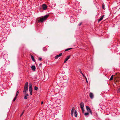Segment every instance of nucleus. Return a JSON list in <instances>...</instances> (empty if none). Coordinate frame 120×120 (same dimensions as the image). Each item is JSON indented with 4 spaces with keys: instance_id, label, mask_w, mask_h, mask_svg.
<instances>
[{
    "instance_id": "nucleus-19",
    "label": "nucleus",
    "mask_w": 120,
    "mask_h": 120,
    "mask_svg": "<svg viewBox=\"0 0 120 120\" xmlns=\"http://www.w3.org/2000/svg\"><path fill=\"white\" fill-rule=\"evenodd\" d=\"M31 58L32 60L34 61V62H35V60H34V58L33 56L32 55L31 56Z\"/></svg>"
},
{
    "instance_id": "nucleus-8",
    "label": "nucleus",
    "mask_w": 120,
    "mask_h": 120,
    "mask_svg": "<svg viewBox=\"0 0 120 120\" xmlns=\"http://www.w3.org/2000/svg\"><path fill=\"white\" fill-rule=\"evenodd\" d=\"M28 82H26L25 84L24 88L28 89Z\"/></svg>"
},
{
    "instance_id": "nucleus-23",
    "label": "nucleus",
    "mask_w": 120,
    "mask_h": 120,
    "mask_svg": "<svg viewBox=\"0 0 120 120\" xmlns=\"http://www.w3.org/2000/svg\"><path fill=\"white\" fill-rule=\"evenodd\" d=\"M102 8L103 9H105V6L104 5V4H103L102 5Z\"/></svg>"
},
{
    "instance_id": "nucleus-10",
    "label": "nucleus",
    "mask_w": 120,
    "mask_h": 120,
    "mask_svg": "<svg viewBox=\"0 0 120 120\" xmlns=\"http://www.w3.org/2000/svg\"><path fill=\"white\" fill-rule=\"evenodd\" d=\"M104 15H103L98 20V22L102 20L104 17Z\"/></svg>"
},
{
    "instance_id": "nucleus-32",
    "label": "nucleus",
    "mask_w": 120,
    "mask_h": 120,
    "mask_svg": "<svg viewBox=\"0 0 120 120\" xmlns=\"http://www.w3.org/2000/svg\"><path fill=\"white\" fill-rule=\"evenodd\" d=\"M43 103V102H41V104H42Z\"/></svg>"
},
{
    "instance_id": "nucleus-28",
    "label": "nucleus",
    "mask_w": 120,
    "mask_h": 120,
    "mask_svg": "<svg viewBox=\"0 0 120 120\" xmlns=\"http://www.w3.org/2000/svg\"><path fill=\"white\" fill-rule=\"evenodd\" d=\"M24 112V111H23L22 113L20 115V116L21 117L23 115Z\"/></svg>"
},
{
    "instance_id": "nucleus-29",
    "label": "nucleus",
    "mask_w": 120,
    "mask_h": 120,
    "mask_svg": "<svg viewBox=\"0 0 120 120\" xmlns=\"http://www.w3.org/2000/svg\"><path fill=\"white\" fill-rule=\"evenodd\" d=\"M30 95H31L32 94V91H30Z\"/></svg>"
},
{
    "instance_id": "nucleus-6",
    "label": "nucleus",
    "mask_w": 120,
    "mask_h": 120,
    "mask_svg": "<svg viewBox=\"0 0 120 120\" xmlns=\"http://www.w3.org/2000/svg\"><path fill=\"white\" fill-rule=\"evenodd\" d=\"M62 53H60L59 54L57 55L55 57V58L56 59H57L59 57L61 56L62 55Z\"/></svg>"
},
{
    "instance_id": "nucleus-22",
    "label": "nucleus",
    "mask_w": 120,
    "mask_h": 120,
    "mask_svg": "<svg viewBox=\"0 0 120 120\" xmlns=\"http://www.w3.org/2000/svg\"><path fill=\"white\" fill-rule=\"evenodd\" d=\"M89 114V113L88 112H86L84 114V115L85 116H87Z\"/></svg>"
},
{
    "instance_id": "nucleus-2",
    "label": "nucleus",
    "mask_w": 120,
    "mask_h": 120,
    "mask_svg": "<svg viewBox=\"0 0 120 120\" xmlns=\"http://www.w3.org/2000/svg\"><path fill=\"white\" fill-rule=\"evenodd\" d=\"M80 106L82 112H84V105L83 102H81L80 104Z\"/></svg>"
},
{
    "instance_id": "nucleus-24",
    "label": "nucleus",
    "mask_w": 120,
    "mask_h": 120,
    "mask_svg": "<svg viewBox=\"0 0 120 120\" xmlns=\"http://www.w3.org/2000/svg\"><path fill=\"white\" fill-rule=\"evenodd\" d=\"M17 98V97H15V98H14V99L13 100V101H14Z\"/></svg>"
},
{
    "instance_id": "nucleus-27",
    "label": "nucleus",
    "mask_w": 120,
    "mask_h": 120,
    "mask_svg": "<svg viewBox=\"0 0 120 120\" xmlns=\"http://www.w3.org/2000/svg\"><path fill=\"white\" fill-rule=\"evenodd\" d=\"M89 112H90V114H91V115L92 114V112L91 111V110L90 111H89Z\"/></svg>"
},
{
    "instance_id": "nucleus-15",
    "label": "nucleus",
    "mask_w": 120,
    "mask_h": 120,
    "mask_svg": "<svg viewBox=\"0 0 120 120\" xmlns=\"http://www.w3.org/2000/svg\"><path fill=\"white\" fill-rule=\"evenodd\" d=\"M75 116V117L77 116V111L75 110L74 112Z\"/></svg>"
},
{
    "instance_id": "nucleus-17",
    "label": "nucleus",
    "mask_w": 120,
    "mask_h": 120,
    "mask_svg": "<svg viewBox=\"0 0 120 120\" xmlns=\"http://www.w3.org/2000/svg\"><path fill=\"white\" fill-rule=\"evenodd\" d=\"M31 68L32 69L34 70V71L35 69V67L34 66H32L31 67Z\"/></svg>"
},
{
    "instance_id": "nucleus-20",
    "label": "nucleus",
    "mask_w": 120,
    "mask_h": 120,
    "mask_svg": "<svg viewBox=\"0 0 120 120\" xmlns=\"http://www.w3.org/2000/svg\"><path fill=\"white\" fill-rule=\"evenodd\" d=\"M38 89V88L37 87H36V86H35L34 88V89L36 90H37Z\"/></svg>"
},
{
    "instance_id": "nucleus-13",
    "label": "nucleus",
    "mask_w": 120,
    "mask_h": 120,
    "mask_svg": "<svg viewBox=\"0 0 120 120\" xmlns=\"http://www.w3.org/2000/svg\"><path fill=\"white\" fill-rule=\"evenodd\" d=\"M86 107L87 110L88 112H89V111L91 110L89 106H86Z\"/></svg>"
},
{
    "instance_id": "nucleus-1",
    "label": "nucleus",
    "mask_w": 120,
    "mask_h": 120,
    "mask_svg": "<svg viewBox=\"0 0 120 120\" xmlns=\"http://www.w3.org/2000/svg\"><path fill=\"white\" fill-rule=\"evenodd\" d=\"M49 16L48 15L44 16L43 17L41 18L38 21L39 22H42L44 21Z\"/></svg>"
},
{
    "instance_id": "nucleus-7",
    "label": "nucleus",
    "mask_w": 120,
    "mask_h": 120,
    "mask_svg": "<svg viewBox=\"0 0 120 120\" xmlns=\"http://www.w3.org/2000/svg\"><path fill=\"white\" fill-rule=\"evenodd\" d=\"M70 57V56H67V57L65 58V59L64 60V63H65L68 60V59Z\"/></svg>"
},
{
    "instance_id": "nucleus-9",
    "label": "nucleus",
    "mask_w": 120,
    "mask_h": 120,
    "mask_svg": "<svg viewBox=\"0 0 120 120\" xmlns=\"http://www.w3.org/2000/svg\"><path fill=\"white\" fill-rule=\"evenodd\" d=\"M28 90V89L24 88V90L23 91L24 94H27L26 93L27 92Z\"/></svg>"
},
{
    "instance_id": "nucleus-30",
    "label": "nucleus",
    "mask_w": 120,
    "mask_h": 120,
    "mask_svg": "<svg viewBox=\"0 0 120 120\" xmlns=\"http://www.w3.org/2000/svg\"><path fill=\"white\" fill-rule=\"evenodd\" d=\"M81 24H82V23H80V24H79V26H80V25H81Z\"/></svg>"
},
{
    "instance_id": "nucleus-26",
    "label": "nucleus",
    "mask_w": 120,
    "mask_h": 120,
    "mask_svg": "<svg viewBox=\"0 0 120 120\" xmlns=\"http://www.w3.org/2000/svg\"><path fill=\"white\" fill-rule=\"evenodd\" d=\"M42 60V58L41 57H39L38 60H39L41 61Z\"/></svg>"
},
{
    "instance_id": "nucleus-12",
    "label": "nucleus",
    "mask_w": 120,
    "mask_h": 120,
    "mask_svg": "<svg viewBox=\"0 0 120 120\" xmlns=\"http://www.w3.org/2000/svg\"><path fill=\"white\" fill-rule=\"evenodd\" d=\"M74 111V108H73L72 109L71 112V114L72 116H73Z\"/></svg>"
},
{
    "instance_id": "nucleus-3",
    "label": "nucleus",
    "mask_w": 120,
    "mask_h": 120,
    "mask_svg": "<svg viewBox=\"0 0 120 120\" xmlns=\"http://www.w3.org/2000/svg\"><path fill=\"white\" fill-rule=\"evenodd\" d=\"M42 7L43 8V9L44 10H45L46 9L47 6L45 4H44L42 5Z\"/></svg>"
},
{
    "instance_id": "nucleus-18",
    "label": "nucleus",
    "mask_w": 120,
    "mask_h": 120,
    "mask_svg": "<svg viewBox=\"0 0 120 120\" xmlns=\"http://www.w3.org/2000/svg\"><path fill=\"white\" fill-rule=\"evenodd\" d=\"M113 76H114L113 75H112L111 76V78H110L109 79L111 81V80H112L113 78Z\"/></svg>"
},
{
    "instance_id": "nucleus-11",
    "label": "nucleus",
    "mask_w": 120,
    "mask_h": 120,
    "mask_svg": "<svg viewBox=\"0 0 120 120\" xmlns=\"http://www.w3.org/2000/svg\"><path fill=\"white\" fill-rule=\"evenodd\" d=\"M79 71L82 74L83 76L86 78V80H87V79H86V77H85V76L83 74L82 72L81 69H79Z\"/></svg>"
},
{
    "instance_id": "nucleus-5",
    "label": "nucleus",
    "mask_w": 120,
    "mask_h": 120,
    "mask_svg": "<svg viewBox=\"0 0 120 120\" xmlns=\"http://www.w3.org/2000/svg\"><path fill=\"white\" fill-rule=\"evenodd\" d=\"M29 90L30 91H32V84L31 83H30L29 86Z\"/></svg>"
},
{
    "instance_id": "nucleus-14",
    "label": "nucleus",
    "mask_w": 120,
    "mask_h": 120,
    "mask_svg": "<svg viewBox=\"0 0 120 120\" xmlns=\"http://www.w3.org/2000/svg\"><path fill=\"white\" fill-rule=\"evenodd\" d=\"M25 94V96H24V98L25 99H27V96H29L28 94Z\"/></svg>"
},
{
    "instance_id": "nucleus-25",
    "label": "nucleus",
    "mask_w": 120,
    "mask_h": 120,
    "mask_svg": "<svg viewBox=\"0 0 120 120\" xmlns=\"http://www.w3.org/2000/svg\"><path fill=\"white\" fill-rule=\"evenodd\" d=\"M120 92V88L118 89L117 91V93H119Z\"/></svg>"
},
{
    "instance_id": "nucleus-21",
    "label": "nucleus",
    "mask_w": 120,
    "mask_h": 120,
    "mask_svg": "<svg viewBox=\"0 0 120 120\" xmlns=\"http://www.w3.org/2000/svg\"><path fill=\"white\" fill-rule=\"evenodd\" d=\"M72 48H69L68 49H66L65 50V51H68V50H69L71 49H72Z\"/></svg>"
},
{
    "instance_id": "nucleus-16",
    "label": "nucleus",
    "mask_w": 120,
    "mask_h": 120,
    "mask_svg": "<svg viewBox=\"0 0 120 120\" xmlns=\"http://www.w3.org/2000/svg\"><path fill=\"white\" fill-rule=\"evenodd\" d=\"M19 90H18L17 92L16 93V95H15V97H17V96L18 94H19Z\"/></svg>"
},
{
    "instance_id": "nucleus-31",
    "label": "nucleus",
    "mask_w": 120,
    "mask_h": 120,
    "mask_svg": "<svg viewBox=\"0 0 120 120\" xmlns=\"http://www.w3.org/2000/svg\"><path fill=\"white\" fill-rule=\"evenodd\" d=\"M44 49H45V48H43V50H44V51H45V50H44Z\"/></svg>"
},
{
    "instance_id": "nucleus-4",
    "label": "nucleus",
    "mask_w": 120,
    "mask_h": 120,
    "mask_svg": "<svg viewBox=\"0 0 120 120\" xmlns=\"http://www.w3.org/2000/svg\"><path fill=\"white\" fill-rule=\"evenodd\" d=\"M89 96L90 98L91 99H92L94 98V95L93 93L91 92H90L89 94Z\"/></svg>"
}]
</instances>
